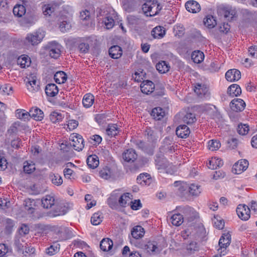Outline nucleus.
I'll return each instance as SVG.
<instances>
[{"instance_id": "obj_45", "label": "nucleus", "mask_w": 257, "mask_h": 257, "mask_svg": "<svg viewBox=\"0 0 257 257\" xmlns=\"http://www.w3.org/2000/svg\"><path fill=\"white\" fill-rule=\"evenodd\" d=\"M103 216L102 213L97 212L93 214L91 218V222L94 225L99 224L102 221Z\"/></svg>"}, {"instance_id": "obj_56", "label": "nucleus", "mask_w": 257, "mask_h": 257, "mask_svg": "<svg viewBox=\"0 0 257 257\" xmlns=\"http://www.w3.org/2000/svg\"><path fill=\"white\" fill-rule=\"evenodd\" d=\"M115 194V192H112L107 200L108 205L112 208L115 206L117 200L116 198L114 197Z\"/></svg>"}, {"instance_id": "obj_19", "label": "nucleus", "mask_w": 257, "mask_h": 257, "mask_svg": "<svg viewBox=\"0 0 257 257\" xmlns=\"http://www.w3.org/2000/svg\"><path fill=\"white\" fill-rule=\"evenodd\" d=\"M223 164V161L217 157H212L207 163L208 167L212 170L216 169L221 167Z\"/></svg>"}, {"instance_id": "obj_26", "label": "nucleus", "mask_w": 257, "mask_h": 257, "mask_svg": "<svg viewBox=\"0 0 257 257\" xmlns=\"http://www.w3.org/2000/svg\"><path fill=\"white\" fill-rule=\"evenodd\" d=\"M137 181L142 185H149L152 182V179L149 174L142 173L138 177Z\"/></svg>"}, {"instance_id": "obj_62", "label": "nucleus", "mask_w": 257, "mask_h": 257, "mask_svg": "<svg viewBox=\"0 0 257 257\" xmlns=\"http://www.w3.org/2000/svg\"><path fill=\"white\" fill-rule=\"evenodd\" d=\"M131 207L133 210H137L142 207V203L140 200H135L131 202Z\"/></svg>"}, {"instance_id": "obj_64", "label": "nucleus", "mask_w": 257, "mask_h": 257, "mask_svg": "<svg viewBox=\"0 0 257 257\" xmlns=\"http://www.w3.org/2000/svg\"><path fill=\"white\" fill-rule=\"evenodd\" d=\"M9 248L5 244H0V257H6Z\"/></svg>"}, {"instance_id": "obj_4", "label": "nucleus", "mask_w": 257, "mask_h": 257, "mask_svg": "<svg viewBox=\"0 0 257 257\" xmlns=\"http://www.w3.org/2000/svg\"><path fill=\"white\" fill-rule=\"evenodd\" d=\"M218 12L228 21L233 20L236 14L235 9L229 5L220 6L218 8Z\"/></svg>"}, {"instance_id": "obj_43", "label": "nucleus", "mask_w": 257, "mask_h": 257, "mask_svg": "<svg viewBox=\"0 0 257 257\" xmlns=\"http://www.w3.org/2000/svg\"><path fill=\"white\" fill-rule=\"evenodd\" d=\"M170 66L165 61H161L156 65V69L161 73H165L169 70Z\"/></svg>"}, {"instance_id": "obj_52", "label": "nucleus", "mask_w": 257, "mask_h": 257, "mask_svg": "<svg viewBox=\"0 0 257 257\" xmlns=\"http://www.w3.org/2000/svg\"><path fill=\"white\" fill-rule=\"evenodd\" d=\"M63 117L61 113L53 112L50 115V119L53 123L58 122L62 120Z\"/></svg>"}, {"instance_id": "obj_1", "label": "nucleus", "mask_w": 257, "mask_h": 257, "mask_svg": "<svg viewBox=\"0 0 257 257\" xmlns=\"http://www.w3.org/2000/svg\"><path fill=\"white\" fill-rule=\"evenodd\" d=\"M156 167L160 173L172 174L176 170H173V166L170 163L163 155H157L155 159Z\"/></svg>"}, {"instance_id": "obj_61", "label": "nucleus", "mask_w": 257, "mask_h": 257, "mask_svg": "<svg viewBox=\"0 0 257 257\" xmlns=\"http://www.w3.org/2000/svg\"><path fill=\"white\" fill-rule=\"evenodd\" d=\"M43 10L44 15L50 16L54 12V8L50 5H45L43 8Z\"/></svg>"}, {"instance_id": "obj_38", "label": "nucleus", "mask_w": 257, "mask_h": 257, "mask_svg": "<svg viewBox=\"0 0 257 257\" xmlns=\"http://www.w3.org/2000/svg\"><path fill=\"white\" fill-rule=\"evenodd\" d=\"M204 25L208 28L211 29L214 28L217 24L216 21L214 17L211 15H208L204 19Z\"/></svg>"}, {"instance_id": "obj_36", "label": "nucleus", "mask_w": 257, "mask_h": 257, "mask_svg": "<svg viewBox=\"0 0 257 257\" xmlns=\"http://www.w3.org/2000/svg\"><path fill=\"white\" fill-rule=\"evenodd\" d=\"M112 246L113 242L109 238H103L100 243V248L104 251L109 250Z\"/></svg>"}, {"instance_id": "obj_10", "label": "nucleus", "mask_w": 257, "mask_h": 257, "mask_svg": "<svg viewBox=\"0 0 257 257\" xmlns=\"http://www.w3.org/2000/svg\"><path fill=\"white\" fill-rule=\"evenodd\" d=\"M248 166V161L245 159H241L233 166V171L235 174H240L246 170Z\"/></svg>"}, {"instance_id": "obj_15", "label": "nucleus", "mask_w": 257, "mask_h": 257, "mask_svg": "<svg viewBox=\"0 0 257 257\" xmlns=\"http://www.w3.org/2000/svg\"><path fill=\"white\" fill-rule=\"evenodd\" d=\"M185 8L187 11L190 13H196L201 9L199 4L195 1H189L185 4Z\"/></svg>"}, {"instance_id": "obj_40", "label": "nucleus", "mask_w": 257, "mask_h": 257, "mask_svg": "<svg viewBox=\"0 0 257 257\" xmlns=\"http://www.w3.org/2000/svg\"><path fill=\"white\" fill-rule=\"evenodd\" d=\"M72 168H76V166L71 162L65 163V178L68 179L74 178V174L72 170Z\"/></svg>"}, {"instance_id": "obj_44", "label": "nucleus", "mask_w": 257, "mask_h": 257, "mask_svg": "<svg viewBox=\"0 0 257 257\" xmlns=\"http://www.w3.org/2000/svg\"><path fill=\"white\" fill-rule=\"evenodd\" d=\"M189 192L192 196H198L201 192L200 186L196 184H191L189 187Z\"/></svg>"}, {"instance_id": "obj_14", "label": "nucleus", "mask_w": 257, "mask_h": 257, "mask_svg": "<svg viewBox=\"0 0 257 257\" xmlns=\"http://www.w3.org/2000/svg\"><path fill=\"white\" fill-rule=\"evenodd\" d=\"M140 87L143 93L149 94L154 91L155 85L151 81L146 80L141 83Z\"/></svg>"}, {"instance_id": "obj_23", "label": "nucleus", "mask_w": 257, "mask_h": 257, "mask_svg": "<svg viewBox=\"0 0 257 257\" xmlns=\"http://www.w3.org/2000/svg\"><path fill=\"white\" fill-rule=\"evenodd\" d=\"M59 90L58 87L54 83H50L45 87V93L48 96L54 97L58 93Z\"/></svg>"}, {"instance_id": "obj_7", "label": "nucleus", "mask_w": 257, "mask_h": 257, "mask_svg": "<svg viewBox=\"0 0 257 257\" xmlns=\"http://www.w3.org/2000/svg\"><path fill=\"white\" fill-rule=\"evenodd\" d=\"M44 36L45 32L43 30H39L33 33L28 34L26 39L32 45H35L40 43Z\"/></svg>"}, {"instance_id": "obj_55", "label": "nucleus", "mask_w": 257, "mask_h": 257, "mask_svg": "<svg viewBox=\"0 0 257 257\" xmlns=\"http://www.w3.org/2000/svg\"><path fill=\"white\" fill-rule=\"evenodd\" d=\"M103 23L107 29L112 28L114 25V20L112 17L109 16L105 18Z\"/></svg>"}, {"instance_id": "obj_17", "label": "nucleus", "mask_w": 257, "mask_h": 257, "mask_svg": "<svg viewBox=\"0 0 257 257\" xmlns=\"http://www.w3.org/2000/svg\"><path fill=\"white\" fill-rule=\"evenodd\" d=\"M30 117L37 121L41 120L44 117V113L37 107H32L30 110Z\"/></svg>"}, {"instance_id": "obj_31", "label": "nucleus", "mask_w": 257, "mask_h": 257, "mask_svg": "<svg viewBox=\"0 0 257 257\" xmlns=\"http://www.w3.org/2000/svg\"><path fill=\"white\" fill-rule=\"evenodd\" d=\"M133 199V195L130 193H125L121 195L118 199V203L122 207H125L127 203Z\"/></svg>"}, {"instance_id": "obj_57", "label": "nucleus", "mask_w": 257, "mask_h": 257, "mask_svg": "<svg viewBox=\"0 0 257 257\" xmlns=\"http://www.w3.org/2000/svg\"><path fill=\"white\" fill-rule=\"evenodd\" d=\"M249 131V126L246 124H240L238 125L237 132L241 135H246Z\"/></svg>"}, {"instance_id": "obj_50", "label": "nucleus", "mask_w": 257, "mask_h": 257, "mask_svg": "<svg viewBox=\"0 0 257 257\" xmlns=\"http://www.w3.org/2000/svg\"><path fill=\"white\" fill-rule=\"evenodd\" d=\"M145 136L147 138L148 141L150 142H154L157 140L156 133L150 128L146 130Z\"/></svg>"}, {"instance_id": "obj_12", "label": "nucleus", "mask_w": 257, "mask_h": 257, "mask_svg": "<svg viewBox=\"0 0 257 257\" xmlns=\"http://www.w3.org/2000/svg\"><path fill=\"white\" fill-rule=\"evenodd\" d=\"M245 106V102L242 99L240 98H234L230 103V107L231 109L234 111L243 110Z\"/></svg>"}, {"instance_id": "obj_21", "label": "nucleus", "mask_w": 257, "mask_h": 257, "mask_svg": "<svg viewBox=\"0 0 257 257\" xmlns=\"http://www.w3.org/2000/svg\"><path fill=\"white\" fill-rule=\"evenodd\" d=\"M25 210L28 214H32L34 212L36 207V201L34 199H26L24 201Z\"/></svg>"}, {"instance_id": "obj_3", "label": "nucleus", "mask_w": 257, "mask_h": 257, "mask_svg": "<svg viewBox=\"0 0 257 257\" xmlns=\"http://www.w3.org/2000/svg\"><path fill=\"white\" fill-rule=\"evenodd\" d=\"M72 147L75 150L80 151L84 148V140L82 137L77 133L71 134L68 141L65 142V147Z\"/></svg>"}, {"instance_id": "obj_39", "label": "nucleus", "mask_w": 257, "mask_h": 257, "mask_svg": "<svg viewBox=\"0 0 257 257\" xmlns=\"http://www.w3.org/2000/svg\"><path fill=\"white\" fill-rule=\"evenodd\" d=\"M26 12V9L23 5H17L13 9V13L18 17H22Z\"/></svg>"}, {"instance_id": "obj_32", "label": "nucleus", "mask_w": 257, "mask_h": 257, "mask_svg": "<svg viewBox=\"0 0 257 257\" xmlns=\"http://www.w3.org/2000/svg\"><path fill=\"white\" fill-rule=\"evenodd\" d=\"M170 220L173 225L178 226L183 222L184 218L180 213H175L172 215Z\"/></svg>"}, {"instance_id": "obj_51", "label": "nucleus", "mask_w": 257, "mask_h": 257, "mask_svg": "<svg viewBox=\"0 0 257 257\" xmlns=\"http://www.w3.org/2000/svg\"><path fill=\"white\" fill-rule=\"evenodd\" d=\"M59 245L58 244H54L46 249V252L49 255H53L59 250Z\"/></svg>"}, {"instance_id": "obj_34", "label": "nucleus", "mask_w": 257, "mask_h": 257, "mask_svg": "<svg viewBox=\"0 0 257 257\" xmlns=\"http://www.w3.org/2000/svg\"><path fill=\"white\" fill-rule=\"evenodd\" d=\"M31 63L30 58L27 55H22L18 58L17 63L22 68L29 67Z\"/></svg>"}, {"instance_id": "obj_11", "label": "nucleus", "mask_w": 257, "mask_h": 257, "mask_svg": "<svg viewBox=\"0 0 257 257\" xmlns=\"http://www.w3.org/2000/svg\"><path fill=\"white\" fill-rule=\"evenodd\" d=\"M225 78L228 81H236L241 78V73L235 69H230L226 72Z\"/></svg>"}, {"instance_id": "obj_27", "label": "nucleus", "mask_w": 257, "mask_h": 257, "mask_svg": "<svg viewBox=\"0 0 257 257\" xmlns=\"http://www.w3.org/2000/svg\"><path fill=\"white\" fill-rule=\"evenodd\" d=\"M55 199L52 195H46L42 199V204L44 208H50L54 205Z\"/></svg>"}, {"instance_id": "obj_24", "label": "nucleus", "mask_w": 257, "mask_h": 257, "mask_svg": "<svg viewBox=\"0 0 257 257\" xmlns=\"http://www.w3.org/2000/svg\"><path fill=\"white\" fill-rule=\"evenodd\" d=\"M241 93L239 86L236 84L231 85L227 89V93L231 97L237 96Z\"/></svg>"}, {"instance_id": "obj_47", "label": "nucleus", "mask_w": 257, "mask_h": 257, "mask_svg": "<svg viewBox=\"0 0 257 257\" xmlns=\"http://www.w3.org/2000/svg\"><path fill=\"white\" fill-rule=\"evenodd\" d=\"M16 117L24 120H28L30 117V112H25L23 109H17L16 113Z\"/></svg>"}, {"instance_id": "obj_16", "label": "nucleus", "mask_w": 257, "mask_h": 257, "mask_svg": "<svg viewBox=\"0 0 257 257\" xmlns=\"http://www.w3.org/2000/svg\"><path fill=\"white\" fill-rule=\"evenodd\" d=\"M113 170L108 166H105L99 171V176L101 178L104 179H110L114 177V172Z\"/></svg>"}, {"instance_id": "obj_48", "label": "nucleus", "mask_w": 257, "mask_h": 257, "mask_svg": "<svg viewBox=\"0 0 257 257\" xmlns=\"http://www.w3.org/2000/svg\"><path fill=\"white\" fill-rule=\"evenodd\" d=\"M24 241V238L16 236L14 244L18 251H24V245L22 243Z\"/></svg>"}, {"instance_id": "obj_33", "label": "nucleus", "mask_w": 257, "mask_h": 257, "mask_svg": "<svg viewBox=\"0 0 257 257\" xmlns=\"http://www.w3.org/2000/svg\"><path fill=\"white\" fill-rule=\"evenodd\" d=\"M86 162L89 167L92 169L96 168L99 165L98 158L95 155L89 156Z\"/></svg>"}, {"instance_id": "obj_9", "label": "nucleus", "mask_w": 257, "mask_h": 257, "mask_svg": "<svg viewBox=\"0 0 257 257\" xmlns=\"http://www.w3.org/2000/svg\"><path fill=\"white\" fill-rule=\"evenodd\" d=\"M27 79L26 85L30 92H35L39 90V83L37 81L36 76H30L27 78Z\"/></svg>"}, {"instance_id": "obj_63", "label": "nucleus", "mask_w": 257, "mask_h": 257, "mask_svg": "<svg viewBox=\"0 0 257 257\" xmlns=\"http://www.w3.org/2000/svg\"><path fill=\"white\" fill-rule=\"evenodd\" d=\"M67 125L69 131H72L78 126V122L76 120L72 119L68 121Z\"/></svg>"}, {"instance_id": "obj_29", "label": "nucleus", "mask_w": 257, "mask_h": 257, "mask_svg": "<svg viewBox=\"0 0 257 257\" xmlns=\"http://www.w3.org/2000/svg\"><path fill=\"white\" fill-rule=\"evenodd\" d=\"M191 58L194 63L199 64L204 60V54L200 50L194 51L191 54Z\"/></svg>"}, {"instance_id": "obj_54", "label": "nucleus", "mask_w": 257, "mask_h": 257, "mask_svg": "<svg viewBox=\"0 0 257 257\" xmlns=\"http://www.w3.org/2000/svg\"><path fill=\"white\" fill-rule=\"evenodd\" d=\"M54 79L56 83L58 84L64 83V72H57L54 75Z\"/></svg>"}, {"instance_id": "obj_30", "label": "nucleus", "mask_w": 257, "mask_h": 257, "mask_svg": "<svg viewBox=\"0 0 257 257\" xmlns=\"http://www.w3.org/2000/svg\"><path fill=\"white\" fill-rule=\"evenodd\" d=\"M151 115L156 120H161L165 115V111L161 107H156L152 109Z\"/></svg>"}, {"instance_id": "obj_18", "label": "nucleus", "mask_w": 257, "mask_h": 257, "mask_svg": "<svg viewBox=\"0 0 257 257\" xmlns=\"http://www.w3.org/2000/svg\"><path fill=\"white\" fill-rule=\"evenodd\" d=\"M190 133L189 127L186 125H180L176 130V134L178 137L186 138Z\"/></svg>"}, {"instance_id": "obj_25", "label": "nucleus", "mask_w": 257, "mask_h": 257, "mask_svg": "<svg viewBox=\"0 0 257 257\" xmlns=\"http://www.w3.org/2000/svg\"><path fill=\"white\" fill-rule=\"evenodd\" d=\"M151 35L155 39H161L165 35V30L162 27L157 26L151 31Z\"/></svg>"}, {"instance_id": "obj_2", "label": "nucleus", "mask_w": 257, "mask_h": 257, "mask_svg": "<svg viewBox=\"0 0 257 257\" xmlns=\"http://www.w3.org/2000/svg\"><path fill=\"white\" fill-rule=\"evenodd\" d=\"M142 9L147 16H154L157 15L162 7L157 0H148L143 5Z\"/></svg>"}, {"instance_id": "obj_22", "label": "nucleus", "mask_w": 257, "mask_h": 257, "mask_svg": "<svg viewBox=\"0 0 257 257\" xmlns=\"http://www.w3.org/2000/svg\"><path fill=\"white\" fill-rule=\"evenodd\" d=\"M131 234L136 239L142 238L145 234V230L141 226L137 225L134 227L131 230Z\"/></svg>"}, {"instance_id": "obj_53", "label": "nucleus", "mask_w": 257, "mask_h": 257, "mask_svg": "<svg viewBox=\"0 0 257 257\" xmlns=\"http://www.w3.org/2000/svg\"><path fill=\"white\" fill-rule=\"evenodd\" d=\"M196 120L194 114L191 113H187L183 118V121L187 124H191Z\"/></svg>"}, {"instance_id": "obj_59", "label": "nucleus", "mask_w": 257, "mask_h": 257, "mask_svg": "<svg viewBox=\"0 0 257 257\" xmlns=\"http://www.w3.org/2000/svg\"><path fill=\"white\" fill-rule=\"evenodd\" d=\"M213 222L216 228L219 229H221L223 228L224 222L222 219H218L216 217H214V218L213 219Z\"/></svg>"}, {"instance_id": "obj_13", "label": "nucleus", "mask_w": 257, "mask_h": 257, "mask_svg": "<svg viewBox=\"0 0 257 257\" xmlns=\"http://www.w3.org/2000/svg\"><path fill=\"white\" fill-rule=\"evenodd\" d=\"M137 154L132 149L125 150L122 154V158L124 161L128 163L134 162L137 158Z\"/></svg>"}, {"instance_id": "obj_8", "label": "nucleus", "mask_w": 257, "mask_h": 257, "mask_svg": "<svg viewBox=\"0 0 257 257\" xmlns=\"http://www.w3.org/2000/svg\"><path fill=\"white\" fill-rule=\"evenodd\" d=\"M236 213L239 218L247 220L250 218V208L245 204H239L236 208Z\"/></svg>"}, {"instance_id": "obj_60", "label": "nucleus", "mask_w": 257, "mask_h": 257, "mask_svg": "<svg viewBox=\"0 0 257 257\" xmlns=\"http://www.w3.org/2000/svg\"><path fill=\"white\" fill-rule=\"evenodd\" d=\"M51 181L54 184L59 185L63 183L62 178L58 175L51 176Z\"/></svg>"}, {"instance_id": "obj_5", "label": "nucleus", "mask_w": 257, "mask_h": 257, "mask_svg": "<svg viewBox=\"0 0 257 257\" xmlns=\"http://www.w3.org/2000/svg\"><path fill=\"white\" fill-rule=\"evenodd\" d=\"M165 247L160 241H149L145 245V249L150 254L156 255L159 254Z\"/></svg>"}, {"instance_id": "obj_20", "label": "nucleus", "mask_w": 257, "mask_h": 257, "mask_svg": "<svg viewBox=\"0 0 257 257\" xmlns=\"http://www.w3.org/2000/svg\"><path fill=\"white\" fill-rule=\"evenodd\" d=\"M122 54L121 48L117 45L111 46L109 49V56L113 59H116L120 58Z\"/></svg>"}, {"instance_id": "obj_37", "label": "nucleus", "mask_w": 257, "mask_h": 257, "mask_svg": "<svg viewBox=\"0 0 257 257\" xmlns=\"http://www.w3.org/2000/svg\"><path fill=\"white\" fill-rule=\"evenodd\" d=\"M186 248L189 253H193L199 250L200 245L199 243L194 240H192L187 244Z\"/></svg>"}, {"instance_id": "obj_49", "label": "nucleus", "mask_w": 257, "mask_h": 257, "mask_svg": "<svg viewBox=\"0 0 257 257\" xmlns=\"http://www.w3.org/2000/svg\"><path fill=\"white\" fill-rule=\"evenodd\" d=\"M220 146V142L217 140H212L208 142V148L212 151L217 150Z\"/></svg>"}, {"instance_id": "obj_46", "label": "nucleus", "mask_w": 257, "mask_h": 257, "mask_svg": "<svg viewBox=\"0 0 257 257\" xmlns=\"http://www.w3.org/2000/svg\"><path fill=\"white\" fill-rule=\"evenodd\" d=\"M35 170V164L31 161L24 163V171L28 174L32 173Z\"/></svg>"}, {"instance_id": "obj_35", "label": "nucleus", "mask_w": 257, "mask_h": 257, "mask_svg": "<svg viewBox=\"0 0 257 257\" xmlns=\"http://www.w3.org/2000/svg\"><path fill=\"white\" fill-rule=\"evenodd\" d=\"M94 97L90 93H87L84 95L83 100L82 103L84 107L86 108H89L91 107L94 103Z\"/></svg>"}, {"instance_id": "obj_58", "label": "nucleus", "mask_w": 257, "mask_h": 257, "mask_svg": "<svg viewBox=\"0 0 257 257\" xmlns=\"http://www.w3.org/2000/svg\"><path fill=\"white\" fill-rule=\"evenodd\" d=\"M1 87V91L3 94L10 95L13 92V87L10 84H5Z\"/></svg>"}, {"instance_id": "obj_42", "label": "nucleus", "mask_w": 257, "mask_h": 257, "mask_svg": "<svg viewBox=\"0 0 257 257\" xmlns=\"http://www.w3.org/2000/svg\"><path fill=\"white\" fill-rule=\"evenodd\" d=\"M29 231L30 229L29 226L25 224H23L19 228L18 233L16 236L24 238V237H25L26 235L28 234Z\"/></svg>"}, {"instance_id": "obj_28", "label": "nucleus", "mask_w": 257, "mask_h": 257, "mask_svg": "<svg viewBox=\"0 0 257 257\" xmlns=\"http://www.w3.org/2000/svg\"><path fill=\"white\" fill-rule=\"evenodd\" d=\"M208 88L204 84L197 83L194 87V91L200 98H202L208 92Z\"/></svg>"}, {"instance_id": "obj_41", "label": "nucleus", "mask_w": 257, "mask_h": 257, "mask_svg": "<svg viewBox=\"0 0 257 257\" xmlns=\"http://www.w3.org/2000/svg\"><path fill=\"white\" fill-rule=\"evenodd\" d=\"M119 131V128L115 124H109L106 130L107 135L111 137L117 135Z\"/></svg>"}, {"instance_id": "obj_6", "label": "nucleus", "mask_w": 257, "mask_h": 257, "mask_svg": "<svg viewBox=\"0 0 257 257\" xmlns=\"http://www.w3.org/2000/svg\"><path fill=\"white\" fill-rule=\"evenodd\" d=\"M231 242V235L229 232L223 233L219 240V248L218 252L223 255L226 253V249L229 246Z\"/></svg>"}]
</instances>
